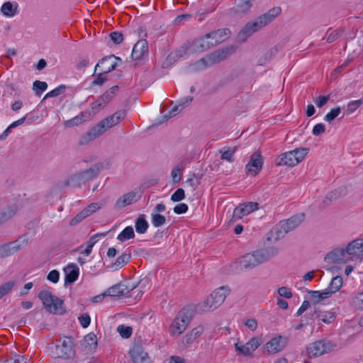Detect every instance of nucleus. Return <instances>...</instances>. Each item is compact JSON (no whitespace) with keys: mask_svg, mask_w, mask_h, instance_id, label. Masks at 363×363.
<instances>
[{"mask_svg":"<svg viewBox=\"0 0 363 363\" xmlns=\"http://www.w3.org/2000/svg\"><path fill=\"white\" fill-rule=\"evenodd\" d=\"M312 318L325 324H330L335 321V313L332 311H323L316 309L314 311Z\"/></svg>","mask_w":363,"mask_h":363,"instance_id":"nucleus-22","label":"nucleus"},{"mask_svg":"<svg viewBox=\"0 0 363 363\" xmlns=\"http://www.w3.org/2000/svg\"><path fill=\"white\" fill-rule=\"evenodd\" d=\"M185 162H182L177 164L171 172V177L174 183H178L182 179V171L184 168Z\"/></svg>","mask_w":363,"mask_h":363,"instance_id":"nucleus-35","label":"nucleus"},{"mask_svg":"<svg viewBox=\"0 0 363 363\" xmlns=\"http://www.w3.org/2000/svg\"><path fill=\"white\" fill-rule=\"evenodd\" d=\"M230 290L227 286H220L216 289L204 301L206 310H215L225 300Z\"/></svg>","mask_w":363,"mask_h":363,"instance_id":"nucleus-10","label":"nucleus"},{"mask_svg":"<svg viewBox=\"0 0 363 363\" xmlns=\"http://www.w3.org/2000/svg\"><path fill=\"white\" fill-rule=\"evenodd\" d=\"M288 233L281 223L277 224L267 235V240L271 242H276Z\"/></svg>","mask_w":363,"mask_h":363,"instance_id":"nucleus-21","label":"nucleus"},{"mask_svg":"<svg viewBox=\"0 0 363 363\" xmlns=\"http://www.w3.org/2000/svg\"><path fill=\"white\" fill-rule=\"evenodd\" d=\"M185 197L184 190L178 189L172 196L171 200L174 202H178L183 200Z\"/></svg>","mask_w":363,"mask_h":363,"instance_id":"nucleus-53","label":"nucleus"},{"mask_svg":"<svg viewBox=\"0 0 363 363\" xmlns=\"http://www.w3.org/2000/svg\"><path fill=\"white\" fill-rule=\"evenodd\" d=\"M263 160L259 152H254L248 163L245 166V170L247 174L255 176L262 169Z\"/></svg>","mask_w":363,"mask_h":363,"instance_id":"nucleus-17","label":"nucleus"},{"mask_svg":"<svg viewBox=\"0 0 363 363\" xmlns=\"http://www.w3.org/2000/svg\"><path fill=\"white\" fill-rule=\"evenodd\" d=\"M48 88V84L45 82H40L36 80L33 83V90L35 91L37 95L41 94Z\"/></svg>","mask_w":363,"mask_h":363,"instance_id":"nucleus-49","label":"nucleus"},{"mask_svg":"<svg viewBox=\"0 0 363 363\" xmlns=\"http://www.w3.org/2000/svg\"><path fill=\"white\" fill-rule=\"evenodd\" d=\"M149 226V224L145 218V215H140L135 220V230L138 233H145Z\"/></svg>","mask_w":363,"mask_h":363,"instance_id":"nucleus-33","label":"nucleus"},{"mask_svg":"<svg viewBox=\"0 0 363 363\" xmlns=\"http://www.w3.org/2000/svg\"><path fill=\"white\" fill-rule=\"evenodd\" d=\"M236 150V147H234L233 149H227L224 150H220L221 153V159L223 160H226L228 162H233V155Z\"/></svg>","mask_w":363,"mask_h":363,"instance_id":"nucleus-47","label":"nucleus"},{"mask_svg":"<svg viewBox=\"0 0 363 363\" xmlns=\"http://www.w3.org/2000/svg\"><path fill=\"white\" fill-rule=\"evenodd\" d=\"M341 109L340 107H337L335 108L332 109L329 113H328L325 117L324 120L328 122H331L333 119H335L340 113Z\"/></svg>","mask_w":363,"mask_h":363,"instance_id":"nucleus-52","label":"nucleus"},{"mask_svg":"<svg viewBox=\"0 0 363 363\" xmlns=\"http://www.w3.org/2000/svg\"><path fill=\"white\" fill-rule=\"evenodd\" d=\"M52 356L63 359H70L74 357V342L69 337H63L56 340L53 346L50 345Z\"/></svg>","mask_w":363,"mask_h":363,"instance_id":"nucleus-5","label":"nucleus"},{"mask_svg":"<svg viewBox=\"0 0 363 363\" xmlns=\"http://www.w3.org/2000/svg\"><path fill=\"white\" fill-rule=\"evenodd\" d=\"M188 208H188L187 204H186L184 203H181L174 206V212L176 214L184 213L188 211Z\"/></svg>","mask_w":363,"mask_h":363,"instance_id":"nucleus-59","label":"nucleus"},{"mask_svg":"<svg viewBox=\"0 0 363 363\" xmlns=\"http://www.w3.org/2000/svg\"><path fill=\"white\" fill-rule=\"evenodd\" d=\"M204 328L202 325H199L193 328L191 331L186 333L183 339L182 343L186 347L191 345L203 333Z\"/></svg>","mask_w":363,"mask_h":363,"instance_id":"nucleus-23","label":"nucleus"},{"mask_svg":"<svg viewBox=\"0 0 363 363\" xmlns=\"http://www.w3.org/2000/svg\"><path fill=\"white\" fill-rule=\"evenodd\" d=\"M135 236L134 230L132 226H127L123 231L118 234L117 239L121 242H125Z\"/></svg>","mask_w":363,"mask_h":363,"instance_id":"nucleus-38","label":"nucleus"},{"mask_svg":"<svg viewBox=\"0 0 363 363\" xmlns=\"http://www.w3.org/2000/svg\"><path fill=\"white\" fill-rule=\"evenodd\" d=\"M262 339L261 337H253L245 344L241 342L235 343L234 347L235 352L244 357H252L254 352L262 345Z\"/></svg>","mask_w":363,"mask_h":363,"instance_id":"nucleus-11","label":"nucleus"},{"mask_svg":"<svg viewBox=\"0 0 363 363\" xmlns=\"http://www.w3.org/2000/svg\"><path fill=\"white\" fill-rule=\"evenodd\" d=\"M84 345L89 350H95L97 347V338L94 333H90L84 337Z\"/></svg>","mask_w":363,"mask_h":363,"instance_id":"nucleus-34","label":"nucleus"},{"mask_svg":"<svg viewBox=\"0 0 363 363\" xmlns=\"http://www.w3.org/2000/svg\"><path fill=\"white\" fill-rule=\"evenodd\" d=\"M252 0H238L236 12L240 13H247L252 7Z\"/></svg>","mask_w":363,"mask_h":363,"instance_id":"nucleus-37","label":"nucleus"},{"mask_svg":"<svg viewBox=\"0 0 363 363\" xmlns=\"http://www.w3.org/2000/svg\"><path fill=\"white\" fill-rule=\"evenodd\" d=\"M65 274V282L73 283L74 282L79 274V267L76 264H69L64 269Z\"/></svg>","mask_w":363,"mask_h":363,"instance_id":"nucleus-29","label":"nucleus"},{"mask_svg":"<svg viewBox=\"0 0 363 363\" xmlns=\"http://www.w3.org/2000/svg\"><path fill=\"white\" fill-rule=\"evenodd\" d=\"M258 203L247 202L240 204L234 209L233 219L238 220L258 209Z\"/></svg>","mask_w":363,"mask_h":363,"instance_id":"nucleus-15","label":"nucleus"},{"mask_svg":"<svg viewBox=\"0 0 363 363\" xmlns=\"http://www.w3.org/2000/svg\"><path fill=\"white\" fill-rule=\"evenodd\" d=\"M148 54V45L145 40H138L134 45L132 51V58L140 60Z\"/></svg>","mask_w":363,"mask_h":363,"instance_id":"nucleus-19","label":"nucleus"},{"mask_svg":"<svg viewBox=\"0 0 363 363\" xmlns=\"http://www.w3.org/2000/svg\"><path fill=\"white\" fill-rule=\"evenodd\" d=\"M214 45V42H211L207 34L193 43V50L195 52H203Z\"/></svg>","mask_w":363,"mask_h":363,"instance_id":"nucleus-26","label":"nucleus"},{"mask_svg":"<svg viewBox=\"0 0 363 363\" xmlns=\"http://www.w3.org/2000/svg\"><path fill=\"white\" fill-rule=\"evenodd\" d=\"M7 363H30L23 356L17 355L14 359H11Z\"/></svg>","mask_w":363,"mask_h":363,"instance_id":"nucleus-64","label":"nucleus"},{"mask_svg":"<svg viewBox=\"0 0 363 363\" xmlns=\"http://www.w3.org/2000/svg\"><path fill=\"white\" fill-rule=\"evenodd\" d=\"M136 193L130 191L123 194L116 202V208H121L136 201Z\"/></svg>","mask_w":363,"mask_h":363,"instance_id":"nucleus-27","label":"nucleus"},{"mask_svg":"<svg viewBox=\"0 0 363 363\" xmlns=\"http://www.w3.org/2000/svg\"><path fill=\"white\" fill-rule=\"evenodd\" d=\"M228 55V50L216 51L206 58H203L196 63L197 69H204L213 63H217L224 60Z\"/></svg>","mask_w":363,"mask_h":363,"instance_id":"nucleus-14","label":"nucleus"},{"mask_svg":"<svg viewBox=\"0 0 363 363\" xmlns=\"http://www.w3.org/2000/svg\"><path fill=\"white\" fill-rule=\"evenodd\" d=\"M124 117V112L118 111L114 114L104 118L82 138L80 143L84 145L95 140L106 130L119 123L121 119Z\"/></svg>","mask_w":363,"mask_h":363,"instance_id":"nucleus-2","label":"nucleus"},{"mask_svg":"<svg viewBox=\"0 0 363 363\" xmlns=\"http://www.w3.org/2000/svg\"><path fill=\"white\" fill-rule=\"evenodd\" d=\"M336 347V344L328 340H319L312 342L306 346L305 352L309 359L316 358L328 354Z\"/></svg>","mask_w":363,"mask_h":363,"instance_id":"nucleus-6","label":"nucleus"},{"mask_svg":"<svg viewBox=\"0 0 363 363\" xmlns=\"http://www.w3.org/2000/svg\"><path fill=\"white\" fill-rule=\"evenodd\" d=\"M308 294L312 301L315 303H318L333 296L331 291L328 288L323 291H309Z\"/></svg>","mask_w":363,"mask_h":363,"instance_id":"nucleus-30","label":"nucleus"},{"mask_svg":"<svg viewBox=\"0 0 363 363\" xmlns=\"http://www.w3.org/2000/svg\"><path fill=\"white\" fill-rule=\"evenodd\" d=\"M278 294L280 296L284 297L286 298H290L292 296L291 290L286 286L280 287L278 289Z\"/></svg>","mask_w":363,"mask_h":363,"instance_id":"nucleus-58","label":"nucleus"},{"mask_svg":"<svg viewBox=\"0 0 363 363\" xmlns=\"http://www.w3.org/2000/svg\"><path fill=\"white\" fill-rule=\"evenodd\" d=\"M79 320L81 325L84 328H86L90 324L91 318L88 314L85 313L79 317Z\"/></svg>","mask_w":363,"mask_h":363,"instance_id":"nucleus-57","label":"nucleus"},{"mask_svg":"<svg viewBox=\"0 0 363 363\" xmlns=\"http://www.w3.org/2000/svg\"><path fill=\"white\" fill-rule=\"evenodd\" d=\"M117 331L124 338H128L132 335V328L130 326L120 325L117 328Z\"/></svg>","mask_w":363,"mask_h":363,"instance_id":"nucleus-50","label":"nucleus"},{"mask_svg":"<svg viewBox=\"0 0 363 363\" xmlns=\"http://www.w3.org/2000/svg\"><path fill=\"white\" fill-rule=\"evenodd\" d=\"M191 319V312L186 308L182 309L169 326L168 331L170 335L179 336L186 329Z\"/></svg>","mask_w":363,"mask_h":363,"instance_id":"nucleus-7","label":"nucleus"},{"mask_svg":"<svg viewBox=\"0 0 363 363\" xmlns=\"http://www.w3.org/2000/svg\"><path fill=\"white\" fill-rule=\"evenodd\" d=\"M228 33L224 30H218L207 34L211 42H214V45L219 43L227 38Z\"/></svg>","mask_w":363,"mask_h":363,"instance_id":"nucleus-32","label":"nucleus"},{"mask_svg":"<svg viewBox=\"0 0 363 363\" xmlns=\"http://www.w3.org/2000/svg\"><path fill=\"white\" fill-rule=\"evenodd\" d=\"M18 5L16 2L6 1L1 7L2 14L8 18L16 16L18 13Z\"/></svg>","mask_w":363,"mask_h":363,"instance_id":"nucleus-28","label":"nucleus"},{"mask_svg":"<svg viewBox=\"0 0 363 363\" xmlns=\"http://www.w3.org/2000/svg\"><path fill=\"white\" fill-rule=\"evenodd\" d=\"M94 75L96 77V78L92 82V85H98L101 86L102 85L106 80V74H105L103 72H100L97 73V72L94 73Z\"/></svg>","mask_w":363,"mask_h":363,"instance_id":"nucleus-48","label":"nucleus"},{"mask_svg":"<svg viewBox=\"0 0 363 363\" xmlns=\"http://www.w3.org/2000/svg\"><path fill=\"white\" fill-rule=\"evenodd\" d=\"M353 304L357 308L363 310V292L357 294L353 298Z\"/></svg>","mask_w":363,"mask_h":363,"instance_id":"nucleus-54","label":"nucleus"},{"mask_svg":"<svg viewBox=\"0 0 363 363\" xmlns=\"http://www.w3.org/2000/svg\"><path fill=\"white\" fill-rule=\"evenodd\" d=\"M59 277L60 273L57 270L55 269L50 272L47 277L48 279L52 283H57L59 280Z\"/></svg>","mask_w":363,"mask_h":363,"instance_id":"nucleus-61","label":"nucleus"},{"mask_svg":"<svg viewBox=\"0 0 363 363\" xmlns=\"http://www.w3.org/2000/svg\"><path fill=\"white\" fill-rule=\"evenodd\" d=\"M308 153L307 148H296L294 150L285 152L280 156L279 160L277 162L279 166L286 165L294 167L300 163Z\"/></svg>","mask_w":363,"mask_h":363,"instance_id":"nucleus-9","label":"nucleus"},{"mask_svg":"<svg viewBox=\"0 0 363 363\" xmlns=\"http://www.w3.org/2000/svg\"><path fill=\"white\" fill-rule=\"evenodd\" d=\"M303 214H298L291 216L290 218L280 221L288 233L298 227L303 220Z\"/></svg>","mask_w":363,"mask_h":363,"instance_id":"nucleus-25","label":"nucleus"},{"mask_svg":"<svg viewBox=\"0 0 363 363\" xmlns=\"http://www.w3.org/2000/svg\"><path fill=\"white\" fill-rule=\"evenodd\" d=\"M86 217H87V216L85 214V213L82 210L80 213H79L74 218H73L70 220L69 224L71 225H75L77 223H80L82 220H84Z\"/></svg>","mask_w":363,"mask_h":363,"instance_id":"nucleus-56","label":"nucleus"},{"mask_svg":"<svg viewBox=\"0 0 363 363\" xmlns=\"http://www.w3.org/2000/svg\"><path fill=\"white\" fill-rule=\"evenodd\" d=\"M28 239L21 237L13 242L6 243L0 246V258L11 256L27 246Z\"/></svg>","mask_w":363,"mask_h":363,"instance_id":"nucleus-12","label":"nucleus"},{"mask_svg":"<svg viewBox=\"0 0 363 363\" xmlns=\"http://www.w3.org/2000/svg\"><path fill=\"white\" fill-rule=\"evenodd\" d=\"M279 250L276 247H269L253 251L243 255L240 259V264L242 269H251L268 259L276 256Z\"/></svg>","mask_w":363,"mask_h":363,"instance_id":"nucleus-3","label":"nucleus"},{"mask_svg":"<svg viewBox=\"0 0 363 363\" xmlns=\"http://www.w3.org/2000/svg\"><path fill=\"white\" fill-rule=\"evenodd\" d=\"M86 121L85 116L83 114H79L73 118L68 120L65 122V125L66 127H73L74 125H77L79 124L82 123Z\"/></svg>","mask_w":363,"mask_h":363,"instance_id":"nucleus-42","label":"nucleus"},{"mask_svg":"<svg viewBox=\"0 0 363 363\" xmlns=\"http://www.w3.org/2000/svg\"><path fill=\"white\" fill-rule=\"evenodd\" d=\"M151 223L155 228H159L166 223V218L160 214L151 213Z\"/></svg>","mask_w":363,"mask_h":363,"instance_id":"nucleus-41","label":"nucleus"},{"mask_svg":"<svg viewBox=\"0 0 363 363\" xmlns=\"http://www.w3.org/2000/svg\"><path fill=\"white\" fill-rule=\"evenodd\" d=\"M263 28L262 23L257 18L254 21L247 23L238 35V40L240 42H245L254 33Z\"/></svg>","mask_w":363,"mask_h":363,"instance_id":"nucleus-16","label":"nucleus"},{"mask_svg":"<svg viewBox=\"0 0 363 363\" xmlns=\"http://www.w3.org/2000/svg\"><path fill=\"white\" fill-rule=\"evenodd\" d=\"M280 7H274L257 18L263 27L272 22L281 13Z\"/></svg>","mask_w":363,"mask_h":363,"instance_id":"nucleus-24","label":"nucleus"},{"mask_svg":"<svg viewBox=\"0 0 363 363\" xmlns=\"http://www.w3.org/2000/svg\"><path fill=\"white\" fill-rule=\"evenodd\" d=\"M288 342L289 339L287 337L276 335L265 343L264 349L268 354H277L286 347Z\"/></svg>","mask_w":363,"mask_h":363,"instance_id":"nucleus-13","label":"nucleus"},{"mask_svg":"<svg viewBox=\"0 0 363 363\" xmlns=\"http://www.w3.org/2000/svg\"><path fill=\"white\" fill-rule=\"evenodd\" d=\"M130 259V255L128 254H123L119 256L116 262L113 264V267L116 269H120L123 267L125 264H127Z\"/></svg>","mask_w":363,"mask_h":363,"instance_id":"nucleus-43","label":"nucleus"},{"mask_svg":"<svg viewBox=\"0 0 363 363\" xmlns=\"http://www.w3.org/2000/svg\"><path fill=\"white\" fill-rule=\"evenodd\" d=\"M361 105H363V97L360 99L350 101L347 105L348 111L350 112H354Z\"/></svg>","mask_w":363,"mask_h":363,"instance_id":"nucleus-55","label":"nucleus"},{"mask_svg":"<svg viewBox=\"0 0 363 363\" xmlns=\"http://www.w3.org/2000/svg\"><path fill=\"white\" fill-rule=\"evenodd\" d=\"M16 285V281H9L0 285V299L10 294Z\"/></svg>","mask_w":363,"mask_h":363,"instance_id":"nucleus-40","label":"nucleus"},{"mask_svg":"<svg viewBox=\"0 0 363 363\" xmlns=\"http://www.w3.org/2000/svg\"><path fill=\"white\" fill-rule=\"evenodd\" d=\"M342 286V278L340 276L333 277L328 289L331 291L332 295L338 291Z\"/></svg>","mask_w":363,"mask_h":363,"instance_id":"nucleus-36","label":"nucleus"},{"mask_svg":"<svg viewBox=\"0 0 363 363\" xmlns=\"http://www.w3.org/2000/svg\"><path fill=\"white\" fill-rule=\"evenodd\" d=\"M18 211V208L16 205H13L4 209L1 215L4 220H7L13 217Z\"/></svg>","mask_w":363,"mask_h":363,"instance_id":"nucleus-44","label":"nucleus"},{"mask_svg":"<svg viewBox=\"0 0 363 363\" xmlns=\"http://www.w3.org/2000/svg\"><path fill=\"white\" fill-rule=\"evenodd\" d=\"M105 204L106 202L104 201H101L98 203H93L89 205L86 208H84L83 211L88 217L98 210L101 209L103 206H105Z\"/></svg>","mask_w":363,"mask_h":363,"instance_id":"nucleus-39","label":"nucleus"},{"mask_svg":"<svg viewBox=\"0 0 363 363\" xmlns=\"http://www.w3.org/2000/svg\"><path fill=\"white\" fill-rule=\"evenodd\" d=\"M347 194V188L345 186H340L335 189L334 191L328 194L327 197L330 199H337L339 196H344Z\"/></svg>","mask_w":363,"mask_h":363,"instance_id":"nucleus-51","label":"nucleus"},{"mask_svg":"<svg viewBox=\"0 0 363 363\" xmlns=\"http://www.w3.org/2000/svg\"><path fill=\"white\" fill-rule=\"evenodd\" d=\"M116 67V58L114 57H107L103 58L95 66V73L98 71L108 74L115 69Z\"/></svg>","mask_w":363,"mask_h":363,"instance_id":"nucleus-20","label":"nucleus"},{"mask_svg":"<svg viewBox=\"0 0 363 363\" xmlns=\"http://www.w3.org/2000/svg\"><path fill=\"white\" fill-rule=\"evenodd\" d=\"M325 261L328 263H343L363 261V238L349 242L345 247L336 248L327 254Z\"/></svg>","mask_w":363,"mask_h":363,"instance_id":"nucleus-1","label":"nucleus"},{"mask_svg":"<svg viewBox=\"0 0 363 363\" xmlns=\"http://www.w3.org/2000/svg\"><path fill=\"white\" fill-rule=\"evenodd\" d=\"M103 167L102 163H96L87 169L77 172L65 181V185L79 187L82 184L96 177L103 169Z\"/></svg>","mask_w":363,"mask_h":363,"instance_id":"nucleus-4","label":"nucleus"},{"mask_svg":"<svg viewBox=\"0 0 363 363\" xmlns=\"http://www.w3.org/2000/svg\"><path fill=\"white\" fill-rule=\"evenodd\" d=\"M117 90H118V86H112L108 91H107L106 93H104L101 96V100H104V101H105L106 104H108L115 96V95L117 92Z\"/></svg>","mask_w":363,"mask_h":363,"instance_id":"nucleus-45","label":"nucleus"},{"mask_svg":"<svg viewBox=\"0 0 363 363\" xmlns=\"http://www.w3.org/2000/svg\"><path fill=\"white\" fill-rule=\"evenodd\" d=\"M182 109H183L182 107H181L179 106V104H178L177 105H176L175 106H174L172 108V109L169 112L168 115L164 116L165 119L168 120L169 118H172L173 116H175L180 111H182Z\"/></svg>","mask_w":363,"mask_h":363,"instance_id":"nucleus-62","label":"nucleus"},{"mask_svg":"<svg viewBox=\"0 0 363 363\" xmlns=\"http://www.w3.org/2000/svg\"><path fill=\"white\" fill-rule=\"evenodd\" d=\"M133 363H149L150 357L141 345L135 344L129 351Z\"/></svg>","mask_w":363,"mask_h":363,"instance_id":"nucleus-18","label":"nucleus"},{"mask_svg":"<svg viewBox=\"0 0 363 363\" xmlns=\"http://www.w3.org/2000/svg\"><path fill=\"white\" fill-rule=\"evenodd\" d=\"M245 326L251 331H255L257 328V322L254 318H248L245 321Z\"/></svg>","mask_w":363,"mask_h":363,"instance_id":"nucleus-63","label":"nucleus"},{"mask_svg":"<svg viewBox=\"0 0 363 363\" xmlns=\"http://www.w3.org/2000/svg\"><path fill=\"white\" fill-rule=\"evenodd\" d=\"M128 292L127 287L123 284H116L106 291V294L110 296H122Z\"/></svg>","mask_w":363,"mask_h":363,"instance_id":"nucleus-31","label":"nucleus"},{"mask_svg":"<svg viewBox=\"0 0 363 363\" xmlns=\"http://www.w3.org/2000/svg\"><path fill=\"white\" fill-rule=\"evenodd\" d=\"M110 38L111 40L116 44H119L122 43L123 40V36L122 33L119 32H112L110 34Z\"/></svg>","mask_w":363,"mask_h":363,"instance_id":"nucleus-60","label":"nucleus"},{"mask_svg":"<svg viewBox=\"0 0 363 363\" xmlns=\"http://www.w3.org/2000/svg\"><path fill=\"white\" fill-rule=\"evenodd\" d=\"M65 89H66L65 85H63V84L60 85L59 86L56 87L51 91L45 94V96H44L43 99H48L50 97L58 96L59 95L63 94L65 91Z\"/></svg>","mask_w":363,"mask_h":363,"instance_id":"nucleus-46","label":"nucleus"},{"mask_svg":"<svg viewBox=\"0 0 363 363\" xmlns=\"http://www.w3.org/2000/svg\"><path fill=\"white\" fill-rule=\"evenodd\" d=\"M45 308L54 314H63L65 311L63 301L58 297L52 295L49 291H42L38 294Z\"/></svg>","mask_w":363,"mask_h":363,"instance_id":"nucleus-8","label":"nucleus"}]
</instances>
